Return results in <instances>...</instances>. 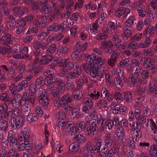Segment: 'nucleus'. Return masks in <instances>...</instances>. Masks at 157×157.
Returning <instances> with one entry per match:
<instances>
[{
  "mask_svg": "<svg viewBox=\"0 0 157 157\" xmlns=\"http://www.w3.org/2000/svg\"><path fill=\"white\" fill-rule=\"evenodd\" d=\"M89 124V122L85 123L84 121H81L77 123L74 127V123L71 122V123L68 124V127L67 129H65V130L67 131L69 135L72 136L76 132L80 133L82 132L84 128L87 126Z\"/></svg>",
  "mask_w": 157,
  "mask_h": 157,
  "instance_id": "f257e3e1",
  "label": "nucleus"
},
{
  "mask_svg": "<svg viewBox=\"0 0 157 157\" xmlns=\"http://www.w3.org/2000/svg\"><path fill=\"white\" fill-rule=\"evenodd\" d=\"M8 121L10 123L11 128L13 130H18L22 126L24 117H12L10 116L7 119Z\"/></svg>",
  "mask_w": 157,
  "mask_h": 157,
  "instance_id": "f03ea898",
  "label": "nucleus"
},
{
  "mask_svg": "<svg viewBox=\"0 0 157 157\" xmlns=\"http://www.w3.org/2000/svg\"><path fill=\"white\" fill-rule=\"evenodd\" d=\"M90 125L87 128L85 131V134L88 136H92L94 135V132L98 128L96 120L92 121L90 123Z\"/></svg>",
  "mask_w": 157,
  "mask_h": 157,
  "instance_id": "7ed1b4c3",
  "label": "nucleus"
},
{
  "mask_svg": "<svg viewBox=\"0 0 157 157\" xmlns=\"http://www.w3.org/2000/svg\"><path fill=\"white\" fill-rule=\"evenodd\" d=\"M54 81L50 80H46L45 84L48 86V91L50 92L54 97H56L59 93L60 91L58 90V89L56 87L54 86Z\"/></svg>",
  "mask_w": 157,
  "mask_h": 157,
  "instance_id": "20e7f679",
  "label": "nucleus"
},
{
  "mask_svg": "<svg viewBox=\"0 0 157 157\" xmlns=\"http://www.w3.org/2000/svg\"><path fill=\"white\" fill-rule=\"evenodd\" d=\"M116 137L112 135L110 132H107L105 135L104 141L105 145L107 146L108 148L111 147L113 144V142L116 140Z\"/></svg>",
  "mask_w": 157,
  "mask_h": 157,
  "instance_id": "39448f33",
  "label": "nucleus"
},
{
  "mask_svg": "<svg viewBox=\"0 0 157 157\" xmlns=\"http://www.w3.org/2000/svg\"><path fill=\"white\" fill-rule=\"evenodd\" d=\"M146 126L148 128V126L150 127L147 129V131L149 132H152L154 134H156L157 133V127L152 119L147 118V121Z\"/></svg>",
  "mask_w": 157,
  "mask_h": 157,
  "instance_id": "423d86ee",
  "label": "nucleus"
},
{
  "mask_svg": "<svg viewBox=\"0 0 157 157\" xmlns=\"http://www.w3.org/2000/svg\"><path fill=\"white\" fill-rule=\"evenodd\" d=\"M37 0L41 3L40 7V11L43 13H48L51 9V6L47 4L48 0Z\"/></svg>",
  "mask_w": 157,
  "mask_h": 157,
  "instance_id": "0eeeda50",
  "label": "nucleus"
},
{
  "mask_svg": "<svg viewBox=\"0 0 157 157\" xmlns=\"http://www.w3.org/2000/svg\"><path fill=\"white\" fill-rule=\"evenodd\" d=\"M36 86L34 83L31 84L29 88V94L32 96L30 98V101L32 103L33 102L34 100H36V97L35 96L36 91Z\"/></svg>",
  "mask_w": 157,
  "mask_h": 157,
  "instance_id": "6e6552de",
  "label": "nucleus"
},
{
  "mask_svg": "<svg viewBox=\"0 0 157 157\" xmlns=\"http://www.w3.org/2000/svg\"><path fill=\"white\" fill-rule=\"evenodd\" d=\"M22 95L20 94H17L11 101L13 106L15 107H19L21 104Z\"/></svg>",
  "mask_w": 157,
  "mask_h": 157,
  "instance_id": "1a4fd4ad",
  "label": "nucleus"
},
{
  "mask_svg": "<svg viewBox=\"0 0 157 157\" xmlns=\"http://www.w3.org/2000/svg\"><path fill=\"white\" fill-rule=\"evenodd\" d=\"M47 29L48 31H52L55 32L63 30V28L61 24H58L55 23L47 27Z\"/></svg>",
  "mask_w": 157,
  "mask_h": 157,
  "instance_id": "9d476101",
  "label": "nucleus"
},
{
  "mask_svg": "<svg viewBox=\"0 0 157 157\" xmlns=\"http://www.w3.org/2000/svg\"><path fill=\"white\" fill-rule=\"evenodd\" d=\"M87 45L88 43L86 42L83 44L82 42L79 41L76 44L74 49L78 52H83L86 49Z\"/></svg>",
  "mask_w": 157,
  "mask_h": 157,
  "instance_id": "9b49d317",
  "label": "nucleus"
},
{
  "mask_svg": "<svg viewBox=\"0 0 157 157\" xmlns=\"http://www.w3.org/2000/svg\"><path fill=\"white\" fill-rule=\"evenodd\" d=\"M98 23V21L96 20L95 22L89 25L88 29L90 30L92 34L95 35L98 33V29L99 27Z\"/></svg>",
  "mask_w": 157,
  "mask_h": 157,
  "instance_id": "f8f14e48",
  "label": "nucleus"
},
{
  "mask_svg": "<svg viewBox=\"0 0 157 157\" xmlns=\"http://www.w3.org/2000/svg\"><path fill=\"white\" fill-rule=\"evenodd\" d=\"M3 113L4 112L6 115L7 118L13 115V111L12 109L9 108L7 104L3 103L2 104Z\"/></svg>",
  "mask_w": 157,
  "mask_h": 157,
  "instance_id": "ddd939ff",
  "label": "nucleus"
},
{
  "mask_svg": "<svg viewBox=\"0 0 157 157\" xmlns=\"http://www.w3.org/2000/svg\"><path fill=\"white\" fill-rule=\"evenodd\" d=\"M96 144L95 146H93L90 152L92 154H96L99 151L100 147L102 145L101 143V140L97 139L96 141Z\"/></svg>",
  "mask_w": 157,
  "mask_h": 157,
  "instance_id": "4468645a",
  "label": "nucleus"
},
{
  "mask_svg": "<svg viewBox=\"0 0 157 157\" xmlns=\"http://www.w3.org/2000/svg\"><path fill=\"white\" fill-rule=\"evenodd\" d=\"M122 30L123 32L121 34L122 37L124 40H127L131 36L132 30L128 29L125 26L123 27Z\"/></svg>",
  "mask_w": 157,
  "mask_h": 157,
  "instance_id": "2eb2a0df",
  "label": "nucleus"
},
{
  "mask_svg": "<svg viewBox=\"0 0 157 157\" xmlns=\"http://www.w3.org/2000/svg\"><path fill=\"white\" fill-rule=\"evenodd\" d=\"M99 67L97 65L91 66L90 68V75L93 78H95L98 76V70Z\"/></svg>",
  "mask_w": 157,
  "mask_h": 157,
  "instance_id": "dca6fc26",
  "label": "nucleus"
},
{
  "mask_svg": "<svg viewBox=\"0 0 157 157\" xmlns=\"http://www.w3.org/2000/svg\"><path fill=\"white\" fill-rule=\"evenodd\" d=\"M96 59V55L95 53H93L88 56L86 58V62L91 66H94Z\"/></svg>",
  "mask_w": 157,
  "mask_h": 157,
  "instance_id": "f3484780",
  "label": "nucleus"
},
{
  "mask_svg": "<svg viewBox=\"0 0 157 157\" xmlns=\"http://www.w3.org/2000/svg\"><path fill=\"white\" fill-rule=\"evenodd\" d=\"M52 57L51 55H47L43 56L39 62V65H46L50 62Z\"/></svg>",
  "mask_w": 157,
  "mask_h": 157,
  "instance_id": "a211bd4d",
  "label": "nucleus"
},
{
  "mask_svg": "<svg viewBox=\"0 0 157 157\" xmlns=\"http://www.w3.org/2000/svg\"><path fill=\"white\" fill-rule=\"evenodd\" d=\"M71 123V122H68L66 121H60L58 123L57 126L59 129H62L63 132L68 134L67 131L65 130V129L68 128V124Z\"/></svg>",
  "mask_w": 157,
  "mask_h": 157,
  "instance_id": "6ab92c4d",
  "label": "nucleus"
},
{
  "mask_svg": "<svg viewBox=\"0 0 157 157\" xmlns=\"http://www.w3.org/2000/svg\"><path fill=\"white\" fill-rule=\"evenodd\" d=\"M79 147V142L75 141L70 145L69 149L71 152L75 153L78 151Z\"/></svg>",
  "mask_w": 157,
  "mask_h": 157,
  "instance_id": "aec40b11",
  "label": "nucleus"
},
{
  "mask_svg": "<svg viewBox=\"0 0 157 157\" xmlns=\"http://www.w3.org/2000/svg\"><path fill=\"white\" fill-rule=\"evenodd\" d=\"M133 5L135 7H136V9L137 11L139 16L141 17H144L146 14V11L143 8H139L140 7V5L139 3H134Z\"/></svg>",
  "mask_w": 157,
  "mask_h": 157,
  "instance_id": "412c9836",
  "label": "nucleus"
},
{
  "mask_svg": "<svg viewBox=\"0 0 157 157\" xmlns=\"http://www.w3.org/2000/svg\"><path fill=\"white\" fill-rule=\"evenodd\" d=\"M8 142L10 144V147L12 149L16 151V149H18L19 144V143L17 139L16 138L12 139L9 140Z\"/></svg>",
  "mask_w": 157,
  "mask_h": 157,
  "instance_id": "4be33fe9",
  "label": "nucleus"
},
{
  "mask_svg": "<svg viewBox=\"0 0 157 157\" xmlns=\"http://www.w3.org/2000/svg\"><path fill=\"white\" fill-rule=\"evenodd\" d=\"M39 102L41 105L46 108L49 103L48 97L46 96H39Z\"/></svg>",
  "mask_w": 157,
  "mask_h": 157,
  "instance_id": "5701e85b",
  "label": "nucleus"
},
{
  "mask_svg": "<svg viewBox=\"0 0 157 157\" xmlns=\"http://www.w3.org/2000/svg\"><path fill=\"white\" fill-rule=\"evenodd\" d=\"M27 82L26 80L23 81L21 83H19L17 86L14 85H12L11 86H13V88L15 90L20 91L21 90L27 86Z\"/></svg>",
  "mask_w": 157,
  "mask_h": 157,
  "instance_id": "b1692460",
  "label": "nucleus"
},
{
  "mask_svg": "<svg viewBox=\"0 0 157 157\" xmlns=\"http://www.w3.org/2000/svg\"><path fill=\"white\" fill-rule=\"evenodd\" d=\"M73 99V96L71 94H66L61 97V99L63 103H71Z\"/></svg>",
  "mask_w": 157,
  "mask_h": 157,
  "instance_id": "393cba45",
  "label": "nucleus"
},
{
  "mask_svg": "<svg viewBox=\"0 0 157 157\" xmlns=\"http://www.w3.org/2000/svg\"><path fill=\"white\" fill-rule=\"evenodd\" d=\"M81 74V71L74 70L73 71L70 72L67 76V78L71 79L75 78L79 76Z\"/></svg>",
  "mask_w": 157,
  "mask_h": 157,
  "instance_id": "a878e982",
  "label": "nucleus"
},
{
  "mask_svg": "<svg viewBox=\"0 0 157 157\" xmlns=\"http://www.w3.org/2000/svg\"><path fill=\"white\" fill-rule=\"evenodd\" d=\"M43 75L46 78H49V79H46L45 82L47 80H50L51 82H52V81H53L52 78L54 75V73L53 71L51 70L46 71L44 72Z\"/></svg>",
  "mask_w": 157,
  "mask_h": 157,
  "instance_id": "bb28decb",
  "label": "nucleus"
},
{
  "mask_svg": "<svg viewBox=\"0 0 157 157\" xmlns=\"http://www.w3.org/2000/svg\"><path fill=\"white\" fill-rule=\"evenodd\" d=\"M151 43V40L149 37H147L145 39L143 42H140L139 43V48H146L148 47Z\"/></svg>",
  "mask_w": 157,
  "mask_h": 157,
  "instance_id": "cd10ccee",
  "label": "nucleus"
},
{
  "mask_svg": "<svg viewBox=\"0 0 157 157\" xmlns=\"http://www.w3.org/2000/svg\"><path fill=\"white\" fill-rule=\"evenodd\" d=\"M33 45L34 49H40V48L44 49L46 48V45L44 42H40L37 41H35Z\"/></svg>",
  "mask_w": 157,
  "mask_h": 157,
  "instance_id": "c85d7f7f",
  "label": "nucleus"
},
{
  "mask_svg": "<svg viewBox=\"0 0 157 157\" xmlns=\"http://www.w3.org/2000/svg\"><path fill=\"white\" fill-rule=\"evenodd\" d=\"M69 59H65L64 61V66H63L64 71L65 72L71 71L72 68V64L68 62Z\"/></svg>",
  "mask_w": 157,
  "mask_h": 157,
  "instance_id": "c756f323",
  "label": "nucleus"
},
{
  "mask_svg": "<svg viewBox=\"0 0 157 157\" xmlns=\"http://www.w3.org/2000/svg\"><path fill=\"white\" fill-rule=\"evenodd\" d=\"M84 105H87L90 109H92L94 108L93 106V103L92 102L91 99L89 98H84L83 100V103Z\"/></svg>",
  "mask_w": 157,
  "mask_h": 157,
  "instance_id": "7c9ffc66",
  "label": "nucleus"
},
{
  "mask_svg": "<svg viewBox=\"0 0 157 157\" xmlns=\"http://www.w3.org/2000/svg\"><path fill=\"white\" fill-rule=\"evenodd\" d=\"M136 18L134 17L131 16L129 17L125 21V26L129 27L132 26Z\"/></svg>",
  "mask_w": 157,
  "mask_h": 157,
  "instance_id": "2f4dec72",
  "label": "nucleus"
},
{
  "mask_svg": "<svg viewBox=\"0 0 157 157\" xmlns=\"http://www.w3.org/2000/svg\"><path fill=\"white\" fill-rule=\"evenodd\" d=\"M112 148L113 150V152L114 154L116 155H118L120 150V145L118 141H115L113 142Z\"/></svg>",
  "mask_w": 157,
  "mask_h": 157,
  "instance_id": "473e14b6",
  "label": "nucleus"
},
{
  "mask_svg": "<svg viewBox=\"0 0 157 157\" xmlns=\"http://www.w3.org/2000/svg\"><path fill=\"white\" fill-rule=\"evenodd\" d=\"M105 63V59L103 57H98L96 58L95 61V65H97V67H99L100 66H101L103 65Z\"/></svg>",
  "mask_w": 157,
  "mask_h": 157,
  "instance_id": "72a5a7b5",
  "label": "nucleus"
},
{
  "mask_svg": "<svg viewBox=\"0 0 157 157\" xmlns=\"http://www.w3.org/2000/svg\"><path fill=\"white\" fill-rule=\"evenodd\" d=\"M136 141V138L134 136V137H130L127 141L128 146L131 148H133L135 147V143Z\"/></svg>",
  "mask_w": 157,
  "mask_h": 157,
  "instance_id": "f704fd0d",
  "label": "nucleus"
},
{
  "mask_svg": "<svg viewBox=\"0 0 157 157\" xmlns=\"http://www.w3.org/2000/svg\"><path fill=\"white\" fill-rule=\"evenodd\" d=\"M8 125L6 120L1 119L0 120V129L5 132H7L8 130Z\"/></svg>",
  "mask_w": 157,
  "mask_h": 157,
  "instance_id": "c9c22d12",
  "label": "nucleus"
},
{
  "mask_svg": "<svg viewBox=\"0 0 157 157\" xmlns=\"http://www.w3.org/2000/svg\"><path fill=\"white\" fill-rule=\"evenodd\" d=\"M151 61L147 57H142L140 63L142 65L144 66L145 68L147 69L150 63H151Z\"/></svg>",
  "mask_w": 157,
  "mask_h": 157,
  "instance_id": "e433bc0d",
  "label": "nucleus"
},
{
  "mask_svg": "<svg viewBox=\"0 0 157 157\" xmlns=\"http://www.w3.org/2000/svg\"><path fill=\"white\" fill-rule=\"evenodd\" d=\"M57 82V88L60 92L63 91L65 89V84L63 80H57L56 81Z\"/></svg>",
  "mask_w": 157,
  "mask_h": 157,
  "instance_id": "4c0bfd02",
  "label": "nucleus"
},
{
  "mask_svg": "<svg viewBox=\"0 0 157 157\" xmlns=\"http://www.w3.org/2000/svg\"><path fill=\"white\" fill-rule=\"evenodd\" d=\"M145 98L144 96H140L136 97L135 99V101L136 103L135 105V106L137 107V108L140 107L142 105L140 104Z\"/></svg>",
  "mask_w": 157,
  "mask_h": 157,
  "instance_id": "58836bf2",
  "label": "nucleus"
},
{
  "mask_svg": "<svg viewBox=\"0 0 157 157\" xmlns=\"http://www.w3.org/2000/svg\"><path fill=\"white\" fill-rule=\"evenodd\" d=\"M31 96H32L30 94L29 96V94L28 92H25L23 95V101H26L27 102H28L29 103H30L32 105H33L35 104L36 100H34L33 102L32 103L30 101V98H31Z\"/></svg>",
  "mask_w": 157,
  "mask_h": 157,
  "instance_id": "ea45409f",
  "label": "nucleus"
},
{
  "mask_svg": "<svg viewBox=\"0 0 157 157\" xmlns=\"http://www.w3.org/2000/svg\"><path fill=\"white\" fill-rule=\"evenodd\" d=\"M114 83L116 87L119 89H121L123 86V82L121 80V78L119 77L114 79Z\"/></svg>",
  "mask_w": 157,
  "mask_h": 157,
  "instance_id": "a19ab883",
  "label": "nucleus"
},
{
  "mask_svg": "<svg viewBox=\"0 0 157 157\" xmlns=\"http://www.w3.org/2000/svg\"><path fill=\"white\" fill-rule=\"evenodd\" d=\"M22 111L24 114H29L31 111V107L29 104L26 102L22 106Z\"/></svg>",
  "mask_w": 157,
  "mask_h": 157,
  "instance_id": "79ce46f5",
  "label": "nucleus"
},
{
  "mask_svg": "<svg viewBox=\"0 0 157 157\" xmlns=\"http://www.w3.org/2000/svg\"><path fill=\"white\" fill-rule=\"evenodd\" d=\"M150 154L151 157H157V145L153 144L151 147Z\"/></svg>",
  "mask_w": 157,
  "mask_h": 157,
  "instance_id": "37998d69",
  "label": "nucleus"
},
{
  "mask_svg": "<svg viewBox=\"0 0 157 157\" xmlns=\"http://www.w3.org/2000/svg\"><path fill=\"white\" fill-rule=\"evenodd\" d=\"M148 90L154 96L157 97V85L153 84L150 85Z\"/></svg>",
  "mask_w": 157,
  "mask_h": 157,
  "instance_id": "c03bdc74",
  "label": "nucleus"
},
{
  "mask_svg": "<svg viewBox=\"0 0 157 157\" xmlns=\"http://www.w3.org/2000/svg\"><path fill=\"white\" fill-rule=\"evenodd\" d=\"M149 16L151 21L154 22L156 19L157 14L153 10L149 9L148 10Z\"/></svg>",
  "mask_w": 157,
  "mask_h": 157,
  "instance_id": "a18cd8bd",
  "label": "nucleus"
},
{
  "mask_svg": "<svg viewBox=\"0 0 157 157\" xmlns=\"http://www.w3.org/2000/svg\"><path fill=\"white\" fill-rule=\"evenodd\" d=\"M37 119V115L35 113L29 114L27 117V120L30 123H33L36 121Z\"/></svg>",
  "mask_w": 157,
  "mask_h": 157,
  "instance_id": "49530a36",
  "label": "nucleus"
},
{
  "mask_svg": "<svg viewBox=\"0 0 157 157\" xmlns=\"http://www.w3.org/2000/svg\"><path fill=\"white\" fill-rule=\"evenodd\" d=\"M31 132L30 129L27 127L24 128L21 132L22 134L24 135L26 137L25 138H27V139H29L30 136Z\"/></svg>",
  "mask_w": 157,
  "mask_h": 157,
  "instance_id": "de8ad7c7",
  "label": "nucleus"
},
{
  "mask_svg": "<svg viewBox=\"0 0 157 157\" xmlns=\"http://www.w3.org/2000/svg\"><path fill=\"white\" fill-rule=\"evenodd\" d=\"M124 99L128 103H130L132 101V95L131 92L129 91L124 92Z\"/></svg>",
  "mask_w": 157,
  "mask_h": 157,
  "instance_id": "09e8293b",
  "label": "nucleus"
},
{
  "mask_svg": "<svg viewBox=\"0 0 157 157\" xmlns=\"http://www.w3.org/2000/svg\"><path fill=\"white\" fill-rule=\"evenodd\" d=\"M96 118L97 119V125H98V123L99 124H105V122H106V118L103 117L101 114H98Z\"/></svg>",
  "mask_w": 157,
  "mask_h": 157,
  "instance_id": "8fccbe9b",
  "label": "nucleus"
},
{
  "mask_svg": "<svg viewBox=\"0 0 157 157\" xmlns=\"http://www.w3.org/2000/svg\"><path fill=\"white\" fill-rule=\"evenodd\" d=\"M116 134L117 136L121 140L123 139L124 136V130L122 128L121 129L118 128L116 131Z\"/></svg>",
  "mask_w": 157,
  "mask_h": 157,
  "instance_id": "3c124183",
  "label": "nucleus"
},
{
  "mask_svg": "<svg viewBox=\"0 0 157 157\" xmlns=\"http://www.w3.org/2000/svg\"><path fill=\"white\" fill-rule=\"evenodd\" d=\"M57 117L60 121H66V114L61 111H60L57 114Z\"/></svg>",
  "mask_w": 157,
  "mask_h": 157,
  "instance_id": "603ef678",
  "label": "nucleus"
},
{
  "mask_svg": "<svg viewBox=\"0 0 157 157\" xmlns=\"http://www.w3.org/2000/svg\"><path fill=\"white\" fill-rule=\"evenodd\" d=\"M9 96L6 92H4L0 94V100L6 103L8 101Z\"/></svg>",
  "mask_w": 157,
  "mask_h": 157,
  "instance_id": "864d4df0",
  "label": "nucleus"
},
{
  "mask_svg": "<svg viewBox=\"0 0 157 157\" xmlns=\"http://www.w3.org/2000/svg\"><path fill=\"white\" fill-rule=\"evenodd\" d=\"M21 7L18 6L14 7L12 10V11L16 16L18 17H21Z\"/></svg>",
  "mask_w": 157,
  "mask_h": 157,
  "instance_id": "5fc2aeb1",
  "label": "nucleus"
},
{
  "mask_svg": "<svg viewBox=\"0 0 157 157\" xmlns=\"http://www.w3.org/2000/svg\"><path fill=\"white\" fill-rule=\"evenodd\" d=\"M29 142L27 140H26L24 142V143H23L21 144L20 145L19 144L18 149L16 150L17 151H23L25 148V145H26L28 147L29 146Z\"/></svg>",
  "mask_w": 157,
  "mask_h": 157,
  "instance_id": "6e6d98bb",
  "label": "nucleus"
},
{
  "mask_svg": "<svg viewBox=\"0 0 157 157\" xmlns=\"http://www.w3.org/2000/svg\"><path fill=\"white\" fill-rule=\"evenodd\" d=\"M74 98L77 100L80 99L82 97V94L81 91L79 90L75 89Z\"/></svg>",
  "mask_w": 157,
  "mask_h": 157,
  "instance_id": "4d7b16f0",
  "label": "nucleus"
},
{
  "mask_svg": "<svg viewBox=\"0 0 157 157\" xmlns=\"http://www.w3.org/2000/svg\"><path fill=\"white\" fill-rule=\"evenodd\" d=\"M111 34L113 35L112 40L113 42L116 43H117L121 42L122 39L120 35L117 34H113V33H112Z\"/></svg>",
  "mask_w": 157,
  "mask_h": 157,
  "instance_id": "13d9d810",
  "label": "nucleus"
},
{
  "mask_svg": "<svg viewBox=\"0 0 157 157\" xmlns=\"http://www.w3.org/2000/svg\"><path fill=\"white\" fill-rule=\"evenodd\" d=\"M129 62V60L128 59H126L123 57L122 58L121 62H120L118 67L120 68H123L125 67V65Z\"/></svg>",
  "mask_w": 157,
  "mask_h": 157,
  "instance_id": "bf43d9fd",
  "label": "nucleus"
},
{
  "mask_svg": "<svg viewBox=\"0 0 157 157\" xmlns=\"http://www.w3.org/2000/svg\"><path fill=\"white\" fill-rule=\"evenodd\" d=\"M124 8H119L116 10L114 15L115 16L120 18L121 16L124 15Z\"/></svg>",
  "mask_w": 157,
  "mask_h": 157,
  "instance_id": "052dcab7",
  "label": "nucleus"
},
{
  "mask_svg": "<svg viewBox=\"0 0 157 157\" xmlns=\"http://www.w3.org/2000/svg\"><path fill=\"white\" fill-rule=\"evenodd\" d=\"M154 54V52L151 48L145 49L143 51V54L144 56H152Z\"/></svg>",
  "mask_w": 157,
  "mask_h": 157,
  "instance_id": "680f3d73",
  "label": "nucleus"
},
{
  "mask_svg": "<svg viewBox=\"0 0 157 157\" xmlns=\"http://www.w3.org/2000/svg\"><path fill=\"white\" fill-rule=\"evenodd\" d=\"M100 93L98 90H95L93 93H90V97L94 100L98 99L100 97Z\"/></svg>",
  "mask_w": 157,
  "mask_h": 157,
  "instance_id": "e2e57ef3",
  "label": "nucleus"
},
{
  "mask_svg": "<svg viewBox=\"0 0 157 157\" xmlns=\"http://www.w3.org/2000/svg\"><path fill=\"white\" fill-rule=\"evenodd\" d=\"M114 97L118 102H121L123 101L122 95L118 91H116L115 92Z\"/></svg>",
  "mask_w": 157,
  "mask_h": 157,
  "instance_id": "0e129e2a",
  "label": "nucleus"
},
{
  "mask_svg": "<svg viewBox=\"0 0 157 157\" xmlns=\"http://www.w3.org/2000/svg\"><path fill=\"white\" fill-rule=\"evenodd\" d=\"M63 103V100L61 99V98L60 99L56 98L55 100L54 104V105L56 107L60 108L62 106Z\"/></svg>",
  "mask_w": 157,
  "mask_h": 157,
  "instance_id": "69168bd1",
  "label": "nucleus"
},
{
  "mask_svg": "<svg viewBox=\"0 0 157 157\" xmlns=\"http://www.w3.org/2000/svg\"><path fill=\"white\" fill-rule=\"evenodd\" d=\"M74 139L81 143L85 142L86 140L85 137L81 134L76 135L74 137Z\"/></svg>",
  "mask_w": 157,
  "mask_h": 157,
  "instance_id": "338daca9",
  "label": "nucleus"
},
{
  "mask_svg": "<svg viewBox=\"0 0 157 157\" xmlns=\"http://www.w3.org/2000/svg\"><path fill=\"white\" fill-rule=\"evenodd\" d=\"M56 49V45L55 44H52L49 48L47 49L46 54L51 55L52 56V53L55 51Z\"/></svg>",
  "mask_w": 157,
  "mask_h": 157,
  "instance_id": "774afa93",
  "label": "nucleus"
}]
</instances>
